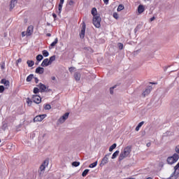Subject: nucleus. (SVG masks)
<instances>
[{
    "instance_id": "1",
    "label": "nucleus",
    "mask_w": 179,
    "mask_h": 179,
    "mask_svg": "<svg viewBox=\"0 0 179 179\" xmlns=\"http://www.w3.org/2000/svg\"><path fill=\"white\" fill-rule=\"evenodd\" d=\"M131 152H132V147L130 145L127 146L124 148L123 151L121 152L119 156V162H121L122 160H124L126 157H128L129 155H131Z\"/></svg>"
},
{
    "instance_id": "2",
    "label": "nucleus",
    "mask_w": 179,
    "mask_h": 179,
    "mask_svg": "<svg viewBox=\"0 0 179 179\" xmlns=\"http://www.w3.org/2000/svg\"><path fill=\"white\" fill-rule=\"evenodd\" d=\"M101 22V18L100 17V15H95V17H93L92 23L95 27L97 29H100L101 24H100Z\"/></svg>"
},
{
    "instance_id": "3",
    "label": "nucleus",
    "mask_w": 179,
    "mask_h": 179,
    "mask_svg": "<svg viewBox=\"0 0 179 179\" xmlns=\"http://www.w3.org/2000/svg\"><path fill=\"white\" fill-rule=\"evenodd\" d=\"M179 156L178 154H174L172 157L167 158L166 162L168 164H174L176 162H178Z\"/></svg>"
},
{
    "instance_id": "4",
    "label": "nucleus",
    "mask_w": 179,
    "mask_h": 179,
    "mask_svg": "<svg viewBox=\"0 0 179 179\" xmlns=\"http://www.w3.org/2000/svg\"><path fill=\"white\" fill-rule=\"evenodd\" d=\"M111 155V153L106 154L104 157L102 159L100 166L103 167V166H106L108 163V157Z\"/></svg>"
},
{
    "instance_id": "5",
    "label": "nucleus",
    "mask_w": 179,
    "mask_h": 179,
    "mask_svg": "<svg viewBox=\"0 0 179 179\" xmlns=\"http://www.w3.org/2000/svg\"><path fill=\"white\" fill-rule=\"evenodd\" d=\"M68 117H69V113H66L60 117L58 120L59 124H64L66 120H68Z\"/></svg>"
},
{
    "instance_id": "6",
    "label": "nucleus",
    "mask_w": 179,
    "mask_h": 179,
    "mask_svg": "<svg viewBox=\"0 0 179 179\" xmlns=\"http://www.w3.org/2000/svg\"><path fill=\"white\" fill-rule=\"evenodd\" d=\"M45 117H47L45 114L37 115L34 118V122H41Z\"/></svg>"
},
{
    "instance_id": "7",
    "label": "nucleus",
    "mask_w": 179,
    "mask_h": 179,
    "mask_svg": "<svg viewBox=\"0 0 179 179\" xmlns=\"http://www.w3.org/2000/svg\"><path fill=\"white\" fill-rule=\"evenodd\" d=\"M48 160H45L40 166V170H41L40 174H41L42 173H44V171L45 170V167H48Z\"/></svg>"
},
{
    "instance_id": "8",
    "label": "nucleus",
    "mask_w": 179,
    "mask_h": 179,
    "mask_svg": "<svg viewBox=\"0 0 179 179\" xmlns=\"http://www.w3.org/2000/svg\"><path fill=\"white\" fill-rule=\"evenodd\" d=\"M85 31H86V24L83 23V26H82V28H81V31L80 33V38H85Z\"/></svg>"
},
{
    "instance_id": "9",
    "label": "nucleus",
    "mask_w": 179,
    "mask_h": 179,
    "mask_svg": "<svg viewBox=\"0 0 179 179\" xmlns=\"http://www.w3.org/2000/svg\"><path fill=\"white\" fill-rule=\"evenodd\" d=\"M32 100L34 103H36V104H40V103H41V97L38 95H33Z\"/></svg>"
},
{
    "instance_id": "10",
    "label": "nucleus",
    "mask_w": 179,
    "mask_h": 179,
    "mask_svg": "<svg viewBox=\"0 0 179 179\" xmlns=\"http://www.w3.org/2000/svg\"><path fill=\"white\" fill-rule=\"evenodd\" d=\"M1 83L2 85H4L5 89H9V87L10 86V83L9 82V80H8L5 78H3L1 80Z\"/></svg>"
},
{
    "instance_id": "11",
    "label": "nucleus",
    "mask_w": 179,
    "mask_h": 179,
    "mask_svg": "<svg viewBox=\"0 0 179 179\" xmlns=\"http://www.w3.org/2000/svg\"><path fill=\"white\" fill-rule=\"evenodd\" d=\"M33 29H34L33 25L29 26L27 29L26 35L27 36H31V34H33Z\"/></svg>"
},
{
    "instance_id": "12",
    "label": "nucleus",
    "mask_w": 179,
    "mask_h": 179,
    "mask_svg": "<svg viewBox=\"0 0 179 179\" xmlns=\"http://www.w3.org/2000/svg\"><path fill=\"white\" fill-rule=\"evenodd\" d=\"M38 86L41 93H43L44 92H47V86H45L44 84L39 83L38 85Z\"/></svg>"
},
{
    "instance_id": "13",
    "label": "nucleus",
    "mask_w": 179,
    "mask_h": 179,
    "mask_svg": "<svg viewBox=\"0 0 179 179\" xmlns=\"http://www.w3.org/2000/svg\"><path fill=\"white\" fill-rule=\"evenodd\" d=\"M150 92H152V87H148L142 94L143 97H146V96H148Z\"/></svg>"
},
{
    "instance_id": "14",
    "label": "nucleus",
    "mask_w": 179,
    "mask_h": 179,
    "mask_svg": "<svg viewBox=\"0 0 179 179\" xmlns=\"http://www.w3.org/2000/svg\"><path fill=\"white\" fill-rule=\"evenodd\" d=\"M41 65L43 67H45V66H48L49 65H51V64H50L48 59H43V61L42 62Z\"/></svg>"
},
{
    "instance_id": "15",
    "label": "nucleus",
    "mask_w": 179,
    "mask_h": 179,
    "mask_svg": "<svg viewBox=\"0 0 179 179\" xmlns=\"http://www.w3.org/2000/svg\"><path fill=\"white\" fill-rule=\"evenodd\" d=\"M35 72L36 73H38L39 75H43V73H44V68L39 66L36 68Z\"/></svg>"
},
{
    "instance_id": "16",
    "label": "nucleus",
    "mask_w": 179,
    "mask_h": 179,
    "mask_svg": "<svg viewBox=\"0 0 179 179\" xmlns=\"http://www.w3.org/2000/svg\"><path fill=\"white\" fill-rule=\"evenodd\" d=\"M17 3V0H11L10 3V10H12L15 8V5Z\"/></svg>"
},
{
    "instance_id": "17",
    "label": "nucleus",
    "mask_w": 179,
    "mask_h": 179,
    "mask_svg": "<svg viewBox=\"0 0 179 179\" xmlns=\"http://www.w3.org/2000/svg\"><path fill=\"white\" fill-rule=\"evenodd\" d=\"M92 15L94 17H95V16H100V14H97V9L96 8L92 9Z\"/></svg>"
},
{
    "instance_id": "18",
    "label": "nucleus",
    "mask_w": 179,
    "mask_h": 179,
    "mask_svg": "<svg viewBox=\"0 0 179 179\" xmlns=\"http://www.w3.org/2000/svg\"><path fill=\"white\" fill-rule=\"evenodd\" d=\"M74 79L76 80V82H79V80H80V73L76 72L74 73Z\"/></svg>"
},
{
    "instance_id": "19",
    "label": "nucleus",
    "mask_w": 179,
    "mask_h": 179,
    "mask_svg": "<svg viewBox=\"0 0 179 179\" xmlns=\"http://www.w3.org/2000/svg\"><path fill=\"white\" fill-rule=\"evenodd\" d=\"M64 1L65 0H60V2L59 3V7H58V9H59L58 13H61V10H62V5H64Z\"/></svg>"
},
{
    "instance_id": "20",
    "label": "nucleus",
    "mask_w": 179,
    "mask_h": 179,
    "mask_svg": "<svg viewBox=\"0 0 179 179\" xmlns=\"http://www.w3.org/2000/svg\"><path fill=\"white\" fill-rule=\"evenodd\" d=\"M144 10H145V8H143V6L142 5L138 6V13H143Z\"/></svg>"
},
{
    "instance_id": "21",
    "label": "nucleus",
    "mask_w": 179,
    "mask_h": 179,
    "mask_svg": "<svg viewBox=\"0 0 179 179\" xmlns=\"http://www.w3.org/2000/svg\"><path fill=\"white\" fill-rule=\"evenodd\" d=\"M27 65H28V66L29 68H31V66H33L34 65V61H33V60H28L27 62Z\"/></svg>"
},
{
    "instance_id": "22",
    "label": "nucleus",
    "mask_w": 179,
    "mask_h": 179,
    "mask_svg": "<svg viewBox=\"0 0 179 179\" xmlns=\"http://www.w3.org/2000/svg\"><path fill=\"white\" fill-rule=\"evenodd\" d=\"M57 44H58V38H56L54 41V42H52L50 44V47H55V45H57Z\"/></svg>"
},
{
    "instance_id": "23",
    "label": "nucleus",
    "mask_w": 179,
    "mask_h": 179,
    "mask_svg": "<svg viewBox=\"0 0 179 179\" xmlns=\"http://www.w3.org/2000/svg\"><path fill=\"white\" fill-rule=\"evenodd\" d=\"M118 155H120V151L119 150H117L115 151L113 155H112V159H115V157H117V156H118Z\"/></svg>"
},
{
    "instance_id": "24",
    "label": "nucleus",
    "mask_w": 179,
    "mask_h": 179,
    "mask_svg": "<svg viewBox=\"0 0 179 179\" xmlns=\"http://www.w3.org/2000/svg\"><path fill=\"white\" fill-rule=\"evenodd\" d=\"M115 148H117V144H116V143L113 144V145L109 148V152H113V150H114V149H115Z\"/></svg>"
},
{
    "instance_id": "25",
    "label": "nucleus",
    "mask_w": 179,
    "mask_h": 179,
    "mask_svg": "<svg viewBox=\"0 0 179 179\" xmlns=\"http://www.w3.org/2000/svg\"><path fill=\"white\" fill-rule=\"evenodd\" d=\"M34 78V75L30 74L27 78V82H31V79Z\"/></svg>"
},
{
    "instance_id": "26",
    "label": "nucleus",
    "mask_w": 179,
    "mask_h": 179,
    "mask_svg": "<svg viewBox=\"0 0 179 179\" xmlns=\"http://www.w3.org/2000/svg\"><path fill=\"white\" fill-rule=\"evenodd\" d=\"M54 61H55V55H53L50 57L49 63L50 64V65H51V64H52V62H54Z\"/></svg>"
},
{
    "instance_id": "27",
    "label": "nucleus",
    "mask_w": 179,
    "mask_h": 179,
    "mask_svg": "<svg viewBox=\"0 0 179 179\" xmlns=\"http://www.w3.org/2000/svg\"><path fill=\"white\" fill-rule=\"evenodd\" d=\"M124 5L120 4L117 7V12H121V10H124Z\"/></svg>"
},
{
    "instance_id": "28",
    "label": "nucleus",
    "mask_w": 179,
    "mask_h": 179,
    "mask_svg": "<svg viewBox=\"0 0 179 179\" xmlns=\"http://www.w3.org/2000/svg\"><path fill=\"white\" fill-rule=\"evenodd\" d=\"M42 54L43 57H48L50 55V53L47 50L42 51Z\"/></svg>"
},
{
    "instance_id": "29",
    "label": "nucleus",
    "mask_w": 179,
    "mask_h": 179,
    "mask_svg": "<svg viewBox=\"0 0 179 179\" xmlns=\"http://www.w3.org/2000/svg\"><path fill=\"white\" fill-rule=\"evenodd\" d=\"M90 170L89 169H85L83 173L82 176L83 177H86V176H87V173H89Z\"/></svg>"
},
{
    "instance_id": "30",
    "label": "nucleus",
    "mask_w": 179,
    "mask_h": 179,
    "mask_svg": "<svg viewBox=\"0 0 179 179\" xmlns=\"http://www.w3.org/2000/svg\"><path fill=\"white\" fill-rule=\"evenodd\" d=\"M96 166H97V162H94L92 164H90L89 167L90 169H93V168L96 167Z\"/></svg>"
},
{
    "instance_id": "31",
    "label": "nucleus",
    "mask_w": 179,
    "mask_h": 179,
    "mask_svg": "<svg viewBox=\"0 0 179 179\" xmlns=\"http://www.w3.org/2000/svg\"><path fill=\"white\" fill-rule=\"evenodd\" d=\"M43 59V56L41 55H38L36 56V60L40 62V61H41Z\"/></svg>"
},
{
    "instance_id": "32",
    "label": "nucleus",
    "mask_w": 179,
    "mask_h": 179,
    "mask_svg": "<svg viewBox=\"0 0 179 179\" xmlns=\"http://www.w3.org/2000/svg\"><path fill=\"white\" fill-rule=\"evenodd\" d=\"M80 164V162H73L72 163V166H73L74 167H78L79 166Z\"/></svg>"
},
{
    "instance_id": "33",
    "label": "nucleus",
    "mask_w": 179,
    "mask_h": 179,
    "mask_svg": "<svg viewBox=\"0 0 179 179\" xmlns=\"http://www.w3.org/2000/svg\"><path fill=\"white\" fill-rule=\"evenodd\" d=\"M44 108H45V110H51V105H50V104H46V105L44 106Z\"/></svg>"
},
{
    "instance_id": "34",
    "label": "nucleus",
    "mask_w": 179,
    "mask_h": 179,
    "mask_svg": "<svg viewBox=\"0 0 179 179\" xmlns=\"http://www.w3.org/2000/svg\"><path fill=\"white\" fill-rule=\"evenodd\" d=\"M3 92H5V87L0 85V93H3Z\"/></svg>"
},
{
    "instance_id": "35",
    "label": "nucleus",
    "mask_w": 179,
    "mask_h": 179,
    "mask_svg": "<svg viewBox=\"0 0 179 179\" xmlns=\"http://www.w3.org/2000/svg\"><path fill=\"white\" fill-rule=\"evenodd\" d=\"M117 47L119 49L122 50V48H124V44L120 43L117 44Z\"/></svg>"
},
{
    "instance_id": "36",
    "label": "nucleus",
    "mask_w": 179,
    "mask_h": 179,
    "mask_svg": "<svg viewBox=\"0 0 179 179\" xmlns=\"http://www.w3.org/2000/svg\"><path fill=\"white\" fill-rule=\"evenodd\" d=\"M38 92H40V90L38 87H34V93L35 94H37V93H38Z\"/></svg>"
},
{
    "instance_id": "37",
    "label": "nucleus",
    "mask_w": 179,
    "mask_h": 179,
    "mask_svg": "<svg viewBox=\"0 0 179 179\" xmlns=\"http://www.w3.org/2000/svg\"><path fill=\"white\" fill-rule=\"evenodd\" d=\"M69 5H70V6H72V5H75V1H73V0H70L69 1Z\"/></svg>"
},
{
    "instance_id": "38",
    "label": "nucleus",
    "mask_w": 179,
    "mask_h": 179,
    "mask_svg": "<svg viewBox=\"0 0 179 179\" xmlns=\"http://www.w3.org/2000/svg\"><path fill=\"white\" fill-rule=\"evenodd\" d=\"M110 93L111 94H114V87H110Z\"/></svg>"
},
{
    "instance_id": "39",
    "label": "nucleus",
    "mask_w": 179,
    "mask_h": 179,
    "mask_svg": "<svg viewBox=\"0 0 179 179\" xmlns=\"http://www.w3.org/2000/svg\"><path fill=\"white\" fill-rule=\"evenodd\" d=\"M113 17H115V19H118V14L117 13H114Z\"/></svg>"
},
{
    "instance_id": "40",
    "label": "nucleus",
    "mask_w": 179,
    "mask_h": 179,
    "mask_svg": "<svg viewBox=\"0 0 179 179\" xmlns=\"http://www.w3.org/2000/svg\"><path fill=\"white\" fill-rule=\"evenodd\" d=\"M27 104H29V106H31L32 101H31V100H30V99H27Z\"/></svg>"
},
{
    "instance_id": "41",
    "label": "nucleus",
    "mask_w": 179,
    "mask_h": 179,
    "mask_svg": "<svg viewBox=\"0 0 179 179\" xmlns=\"http://www.w3.org/2000/svg\"><path fill=\"white\" fill-rule=\"evenodd\" d=\"M22 62V59H18L16 62V65L18 66L19 63Z\"/></svg>"
},
{
    "instance_id": "42",
    "label": "nucleus",
    "mask_w": 179,
    "mask_h": 179,
    "mask_svg": "<svg viewBox=\"0 0 179 179\" xmlns=\"http://www.w3.org/2000/svg\"><path fill=\"white\" fill-rule=\"evenodd\" d=\"M75 71V67H70L69 68V72H73Z\"/></svg>"
},
{
    "instance_id": "43",
    "label": "nucleus",
    "mask_w": 179,
    "mask_h": 179,
    "mask_svg": "<svg viewBox=\"0 0 179 179\" xmlns=\"http://www.w3.org/2000/svg\"><path fill=\"white\" fill-rule=\"evenodd\" d=\"M143 124H145V122H141L138 126L141 128L142 127V125H143Z\"/></svg>"
},
{
    "instance_id": "44",
    "label": "nucleus",
    "mask_w": 179,
    "mask_h": 179,
    "mask_svg": "<svg viewBox=\"0 0 179 179\" xmlns=\"http://www.w3.org/2000/svg\"><path fill=\"white\" fill-rule=\"evenodd\" d=\"M176 153H179V145H177L176 147Z\"/></svg>"
},
{
    "instance_id": "45",
    "label": "nucleus",
    "mask_w": 179,
    "mask_h": 179,
    "mask_svg": "<svg viewBox=\"0 0 179 179\" xmlns=\"http://www.w3.org/2000/svg\"><path fill=\"white\" fill-rule=\"evenodd\" d=\"M7 127H8V124H4L3 125V131H5V129H6Z\"/></svg>"
},
{
    "instance_id": "46",
    "label": "nucleus",
    "mask_w": 179,
    "mask_h": 179,
    "mask_svg": "<svg viewBox=\"0 0 179 179\" xmlns=\"http://www.w3.org/2000/svg\"><path fill=\"white\" fill-rule=\"evenodd\" d=\"M24 36H26V32L22 31V37H24Z\"/></svg>"
},
{
    "instance_id": "47",
    "label": "nucleus",
    "mask_w": 179,
    "mask_h": 179,
    "mask_svg": "<svg viewBox=\"0 0 179 179\" xmlns=\"http://www.w3.org/2000/svg\"><path fill=\"white\" fill-rule=\"evenodd\" d=\"M104 3H106V5L108 4V0H103Z\"/></svg>"
},
{
    "instance_id": "48",
    "label": "nucleus",
    "mask_w": 179,
    "mask_h": 179,
    "mask_svg": "<svg viewBox=\"0 0 179 179\" xmlns=\"http://www.w3.org/2000/svg\"><path fill=\"white\" fill-rule=\"evenodd\" d=\"M155 17H152L150 19V22H153V20H155Z\"/></svg>"
},
{
    "instance_id": "49",
    "label": "nucleus",
    "mask_w": 179,
    "mask_h": 179,
    "mask_svg": "<svg viewBox=\"0 0 179 179\" xmlns=\"http://www.w3.org/2000/svg\"><path fill=\"white\" fill-rule=\"evenodd\" d=\"M52 16H53L54 19H57V15L55 13H53Z\"/></svg>"
},
{
    "instance_id": "50",
    "label": "nucleus",
    "mask_w": 179,
    "mask_h": 179,
    "mask_svg": "<svg viewBox=\"0 0 179 179\" xmlns=\"http://www.w3.org/2000/svg\"><path fill=\"white\" fill-rule=\"evenodd\" d=\"M140 129H141V127L139 126H137L136 127V131H139Z\"/></svg>"
},
{
    "instance_id": "51",
    "label": "nucleus",
    "mask_w": 179,
    "mask_h": 179,
    "mask_svg": "<svg viewBox=\"0 0 179 179\" xmlns=\"http://www.w3.org/2000/svg\"><path fill=\"white\" fill-rule=\"evenodd\" d=\"M35 83H38V78H35Z\"/></svg>"
},
{
    "instance_id": "52",
    "label": "nucleus",
    "mask_w": 179,
    "mask_h": 179,
    "mask_svg": "<svg viewBox=\"0 0 179 179\" xmlns=\"http://www.w3.org/2000/svg\"><path fill=\"white\" fill-rule=\"evenodd\" d=\"M46 36H48V37H51V34H47Z\"/></svg>"
},
{
    "instance_id": "53",
    "label": "nucleus",
    "mask_w": 179,
    "mask_h": 179,
    "mask_svg": "<svg viewBox=\"0 0 179 179\" xmlns=\"http://www.w3.org/2000/svg\"><path fill=\"white\" fill-rule=\"evenodd\" d=\"M1 69H5V66L4 65H1Z\"/></svg>"
},
{
    "instance_id": "54",
    "label": "nucleus",
    "mask_w": 179,
    "mask_h": 179,
    "mask_svg": "<svg viewBox=\"0 0 179 179\" xmlns=\"http://www.w3.org/2000/svg\"><path fill=\"white\" fill-rule=\"evenodd\" d=\"M147 146L149 148V146H150V143H147Z\"/></svg>"
},
{
    "instance_id": "55",
    "label": "nucleus",
    "mask_w": 179,
    "mask_h": 179,
    "mask_svg": "<svg viewBox=\"0 0 179 179\" xmlns=\"http://www.w3.org/2000/svg\"><path fill=\"white\" fill-rule=\"evenodd\" d=\"M113 87V90H115V87H117V85H114L113 87Z\"/></svg>"
},
{
    "instance_id": "56",
    "label": "nucleus",
    "mask_w": 179,
    "mask_h": 179,
    "mask_svg": "<svg viewBox=\"0 0 179 179\" xmlns=\"http://www.w3.org/2000/svg\"><path fill=\"white\" fill-rule=\"evenodd\" d=\"M52 80H55V77H52Z\"/></svg>"
},
{
    "instance_id": "57",
    "label": "nucleus",
    "mask_w": 179,
    "mask_h": 179,
    "mask_svg": "<svg viewBox=\"0 0 179 179\" xmlns=\"http://www.w3.org/2000/svg\"><path fill=\"white\" fill-rule=\"evenodd\" d=\"M36 65H38V62H36Z\"/></svg>"
},
{
    "instance_id": "58",
    "label": "nucleus",
    "mask_w": 179,
    "mask_h": 179,
    "mask_svg": "<svg viewBox=\"0 0 179 179\" xmlns=\"http://www.w3.org/2000/svg\"><path fill=\"white\" fill-rule=\"evenodd\" d=\"M48 26H50V23H48Z\"/></svg>"
},
{
    "instance_id": "59",
    "label": "nucleus",
    "mask_w": 179,
    "mask_h": 179,
    "mask_svg": "<svg viewBox=\"0 0 179 179\" xmlns=\"http://www.w3.org/2000/svg\"><path fill=\"white\" fill-rule=\"evenodd\" d=\"M0 142H1V140H0Z\"/></svg>"
}]
</instances>
